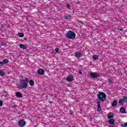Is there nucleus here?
<instances>
[{
  "instance_id": "1",
  "label": "nucleus",
  "mask_w": 127,
  "mask_h": 127,
  "mask_svg": "<svg viewBox=\"0 0 127 127\" xmlns=\"http://www.w3.org/2000/svg\"><path fill=\"white\" fill-rule=\"evenodd\" d=\"M28 82H29L28 78L25 77L24 79L20 81V84L18 86V89H20V90H22V89H27V86H28Z\"/></svg>"
},
{
  "instance_id": "2",
  "label": "nucleus",
  "mask_w": 127,
  "mask_h": 127,
  "mask_svg": "<svg viewBox=\"0 0 127 127\" xmlns=\"http://www.w3.org/2000/svg\"><path fill=\"white\" fill-rule=\"evenodd\" d=\"M97 97L98 98V100H99V101H101L102 102H105L106 98H107L106 93L103 92H98V93L97 94Z\"/></svg>"
},
{
  "instance_id": "3",
  "label": "nucleus",
  "mask_w": 127,
  "mask_h": 127,
  "mask_svg": "<svg viewBox=\"0 0 127 127\" xmlns=\"http://www.w3.org/2000/svg\"><path fill=\"white\" fill-rule=\"evenodd\" d=\"M65 37L68 39H74L76 37V34L72 31H69L66 34Z\"/></svg>"
},
{
  "instance_id": "4",
  "label": "nucleus",
  "mask_w": 127,
  "mask_h": 127,
  "mask_svg": "<svg viewBox=\"0 0 127 127\" xmlns=\"http://www.w3.org/2000/svg\"><path fill=\"white\" fill-rule=\"evenodd\" d=\"M125 102L127 105V96H123L122 99H119V103L120 105H122V106H124Z\"/></svg>"
},
{
  "instance_id": "5",
  "label": "nucleus",
  "mask_w": 127,
  "mask_h": 127,
  "mask_svg": "<svg viewBox=\"0 0 127 127\" xmlns=\"http://www.w3.org/2000/svg\"><path fill=\"white\" fill-rule=\"evenodd\" d=\"M26 124V122L24 120H21L18 121V126H19V127H25Z\"/></svg>"
},
{
  "instance_id": "6",
  "label": "nucleus",
  "mask_w": 127,
  "mask_h": 127,
  "mask_svg": "<svg viewBox=\"0 0 127 127\" xmlns=\"http://www.w3.org/2000/svg\"><path fill=\"white\" fill-rule=\"evenodd\" d=\"M90 75L93 79H95V78H99V77H100V74L95 72H91Z\"/></svg>"
},
{
  "instance_id": "7",
  "label": "nucleus",
  "mask_w": 127,
  "mask_h": 127,
  "mask_svg": "<svg viewBox=\"0 0 127 127\" xmlns=\"http://www.w3.org/2000/svg\"><path fill=\"white\" fill-rule=\"evenodd\" d=\"M66 80L68 82H72L74 81V77L72 75H70L66 77Z\"/></svg>"
},
{
  "instance_id": "8",
  "label": "nucleus",
  "mask_w": 127,
  "mask_h": 127,
  "mask_svg": "<svg viewBox=\"0 0 127 127\" xmlns=\"http://www.w3.org/2000/svg\"><path fill=\"white\" fill-rule=\"evenodd\" d=\"M97 112H101V110H102V107H101V102L99 101L97 102Z\"/></svg>"
},
{
  "instance_id": "9",
  "label": "nucleus",
  "mask_w": 127,
  "mask_h": 127,
  "mask_svg": "<svg viewBox=\"0 0 127 127\" xmlns=\"http://www.w3.org/2000/svg\"><path fill=\"white\" fill-rule=\"evenodd\" d=\"M120 112L122 114H127V111H126V109H125V108L124 107H121Z\"/></svg>"
},
{
  "instance_id": "10",
  "label": "nucleus",
  "mask_w": 127,
  "mask_h": 127,
  "mask_svg": "<svg viewBox=\"0 0 127 127\" xmlns=\"http://www.w3.org/2000/svg\"><path fill=\"white\" fill-rule=\"evenodd\" d=\"M44 70L41 68L38 70V74H39V75H44Z\"/></svg>"
},
{
  "instance_id": "11",
  "label": "nucleus",
  "mask_w": 127,
  "mask_h": 127,
  "mask_svg": "<svg viewBox=\"0 0 127 127\" xmlns=\"http://www.w3.org/2000/svg\"><path fill=\"white\" fill-rule=\"evenodd\" d=\"M108 122L110 125H112V126H114L115 125V120L111 119L108 120Z\"/></svg>"
},
{
  "instance_id": "12",
  "label": "nucleus",
  "mask_w": 127,
  "mask_h": 127,
  "mask_svg": "<svg viewBox=\"0 0 127 127\" xmlns=\"http://www.w3.org/2000/svg\"><path fill=\"white\" fill-rule=\"evenodd\" d=\"M81 52H76L75 53V56L77 58L81 57Z\"/></svg>"
},
{
  "instance_id": "13",
  "label": "nucleus",
  "mask_w": 127,
  "mask_h": 127,
  "mask_svg": "<svg viewBox=\"0 0 127 127\" xmlns=\"http://www.w3.org/2000/svg\"><path fill=\"white\" fill-rule=\"evenodd\" d=\"M16 97H17V98H22L23 95L22 94L20 93V92H17L16 93Z\"/></svg>"
},
{
  "instance_id": "14",
  "label": "nucleus",
  "mask_w": 127,
  "mask_h": 127,
  "mask_svg": "<svg viewBox=\"0 0 127 127\" xmlns=\"http://www.w3.org/2000/svg\"><path fill=\"white\" fill-rule=\"evenodd\" d=\"M107 117H108V119H112V118H114V113H113V112L109 113L108 114Z\"/></svg>"
},
{
  "instance_id": "15",
  "label": "nucleus",
  "mask_w": 127,
  "mask_h": 127,
  "mask_svg": "<svg viewBox=\"0 0 127 127\" xmlns=\"http://www.w3.org/2000/svg\"><path fill=\"white\" fill-rule=\"evenodd\" d=\"M118 105V100H114L112 103V106L113 107H116Z\"/></svg>"
},
{
  "instance_id": "16",
  "label": "nucleus",
  "mask_w": 127,
  "mask_h": 127,
  "mask_svg": "<svg viewBox=\"0 0 127 127\" xmlns=\"http://www.w3.org/2000/svg\"><path fill=\"white\" fill-rule=\"evenodd\" d=\"M64 19H70L71 18V14H65L64 17Z\"/></svg>"
},
{
  "instance_id": "17",
  "label": "nucleus",
  "mask_w": 127,
  "mask_h": 127,
  "mask_svg": "<svg viewBox=\"0 0 127 127\" xmlns=\"http://www.w3.org/2000/svg\"><path fill=\"white\" fill-rule=\"evenodd\" d=\"M28 83L30 86H34V81H33V80H30Z\"/></svg>"
},
{
  "instance_id": "18",
  "label": "nucleus",
  "mask_w": 127,
  "mask_h": 127,
  "mask_svg": "<svg viewBox=\"0 0 127 127\" xmlns=\"http://www.w3.org/2000/svg\"><path fill=\"white\" fill-rule=\"evenodd\" d=\"M19 47H20V48H21L22 49H26V46H25V45L20 44Z\"/></svg>"
},
{
  "instance_id": "19",
  "label": "nucleus",
  "mask_w": 127,
  "mask_h": 127,
  "mask_svg": "<svg viewBox=\"0 0 127 127\" xmlns=\"http://www.w3.org/2000/svg\"><path fill=\"white\" fill-rule=\"evenodd\" d=\"M92 58L94 60H98L99 59V56L98 55H94L92 56Z\"/></svg>"
},
{
  "instance_id": "20",
  "label": "nucleus",
  "mask_w": 127,
  "mask_h": 127,
  "mask_svg": "<svg viewBox=\"0 0 127 127\" xmlns=\"http://www.w3.org/2000/svg\"><path fill=\"white\" fill-rule=\"evenodd\" d=\"M9 62V61L6 59H5L3 60V64H7Z\"/></svg>"
},
{
  "instance_id": "21",
  "label": "nucleus",
  "mask_w": 127,
  "mask_h": 127,
  "mask_svg": "<svg viewBox=\"0 0 127 127\" xmlns=\"http://www.w3.org/2000/svg\"><path fill=\"white\" fill-rule=\"evenodd\" d=\"M18 36H19V37H23V36H24V34L22 33H18Z\"/></svg>"
},
{
  "instance_id": "22",
  "label": "nucleus",
  "mask_w": 127,
  "mask_h": 127,
  "mask_svg": "<svg viewBox=\"0 0 127 127\" xmlns=\"http://www.w3.org/2000/svg\"><path fill=\"white\" fill-rule=\"evenodd\" d=\"M5 75V73L3 72V71L0 69V76H4Z\"/></svg>"
},
{
  "instance_id": "23",
  "label": "nucleus",
  "mask_w": 127,
  "mask_h": 127,
  "mask_svg": "<svg viewBox=\"0 0 127 127\" xmlns=\"http://www.w3.org/2000/svg\"><path fill=\"white\" fill-rule=\"evenodd\" d=\"M66 6L67 8H69V9H70V7H71V5L68 3L66 4Z\"/></svg>"
},
{
  "instance_id": "24",
  "label": "nucleus",
  "mask_w": 127,
  "mask_h": 127,
  "mask_svg": "<svg viewBox=\"0 0 127 127\" xmlns=\"http://www.w3.org/2000/svg\"><path fill=\"white\" fill-rule=\"evenodd\" d=\"M2 105H3V102H2V101L0 100V107H2Z\"/></svg>"
},
{
  "instance_id": "25",
  "label": "nucleus",
  "mask_w": 127,
  "mask_h": 127,
  "mask_svg": "<svg viewBox=\"0 0 127 127\" xmlns=\"http://www.w3.org/2000/svg\"><path fill=\"white\" fill-rule=\"evenodd\" d=\"M108 82L110 83V84H112V83H113V81H112V79H109Z\"/></svg>"
},
{
  "instance_id": "26",
  "label": "nucleus",
  "mask_w": 127,
  "mask_h": 127,
  "mask_svg": "<svg viewBox=\"0 0 127 127\" xmlns=\"http://www.w3.org/2000/svg\"><path fill=\"white\" fill-rule=\"evenodd\" d=\"M1 45L2 46H5V45H6V44H5V43H1Z\"/></svg>"
},
{
  "instance_id": "27",
  "label": "nucleus",
  "mask_w": 127,
  "mask_h": 127,
  "mask_svg": "<svg viewBox=\"0 0 127 127\" xmlns=\"http://www.w3.org/2000/svg\"><path fill=\"white\" fill-rule=\"evenodd\" d=\"M56 52H59V48H56L55 49Z\"/></svg>"
},
{
  "instance_id": "28",
  "label": "nucleus",
  "mask_w": 127,
  "mask_h": 127,
  "mask_svg": "<svg viewBox=\"0 0 127 127\" xmlns=\"http://www.w3.org/2000/svg\"><path fill=\"white\" fill-rule=\"evenodd\" d=\"M2 96H3V97H7V94H2Z\"/></svg>"
},
{
  "instance_id": "29",
  "label": "nucleus",
  "mask_w": 127,
  "mask_h": 127,
  "mask_svg": "<svg viewBox=\"0 0 127 127\" xmlns=\"http://www.w3.org/2000/svg\"><path fill=\"white\" fill-rule=\"evenodd\" d=\"M78 73L79 74H82V70H78Z\"/></svg>"
},
{
  "instance_id": "30",
  "label": "nucleus",
  "mask_w": 127,
  "mask_h": 127,
  "mask_svg": "<svg viewBox=\"0 0 127 127\" xmlns=\"http://www.w3.org/2000/svg\"><path fill=\"white\" fill-rule=\"evenodd\" d=\"M0 65H3V62H0Z\"/></svg>"
},
{
  "instance_id": "31",
  "label": "nucleus",
  "mask_w": 127,
  "mask_h": 127,
  "mask_svg": "<svg viewBox=\"0 0 127 127\" xmlns=\"http://www.w3.org/2000/svg\"><path fill=\"white\" fill-rule=\"evenodd\" d=\"M121 31H123L124 30L123 29H120Z\"/></svg>"
},
{
  "instance_id": "32",
  "label": "nucleus",
  "mask_w": 127,
  "mask_h": 127,
  "mask_svg": "<svg viewBox=\"0 0 127 127\" xmlns=\"http://www.w3.org/2000/svg\"><path fill=\"white\" fill-rule=\"evenodd\" d=\"M16 105H14V106H13V108H16Z\"/></svg>"
},
{
  "instance_id": "33",
  "label": "nucleus",
  "mask_w": 127,
  "mask_h": 127,
  "mask_svg": "<svg viewBox=\"0 0 127 127\" xmlns=\"http://www.w3.org/2000/svg\"><path fill=\"white\" fill-rule=\"evenodd\" d=\"M72 112V111H70V112Z\"/></svg>"
}]
</instances>
